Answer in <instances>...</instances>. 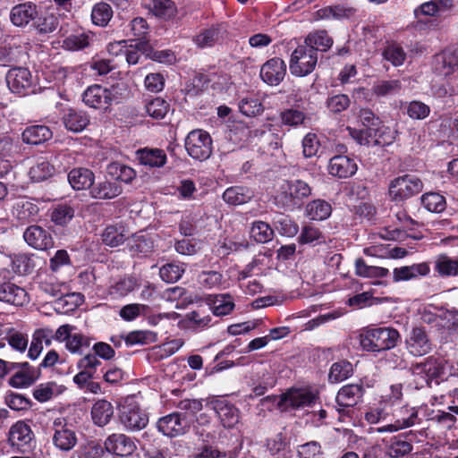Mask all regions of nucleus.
Wrapping results in <instances>:
<instances>
[{
	"label": "nucleus",
	"instance_id": "nucleus-1",
	"mask_svg": "<svg viewBox=\"0 0 458 458\" xmlns=\"http://www.w3.org/2000/svg\"><path fill=\"white\" fill-rule=\"evenodd\" d=\"M311 193L309 184L301 180L284 181L274 198L275 205L284 210H293Z\"/></svg>",
	"mask_w": 458,
	"mask_h": 458
},
{
	"label": "nucleus",
	"instance_id": "nucleus-2",
	"mask_svg": "<svg viewBox=\"0 0 458 458\" xmlns=\"http://www.w3.org/2000/svg\"><path fill=\"white\" fill-rule=\"evenodd\" d=\"M399 332L393 327L368 328L360 335V344L369 352H381L396 346Z\"/></svg>",
	"mask_w": 458,
	"mask_h": 458
},
{
	"label": "nucleus",
	"instance_id": "nucleus-3",
	"mask_svg": "<svg viewBox=\"0 0 458 458\" xmlns=\"http://www.w3.org/2000/svg\"><path fill=\"white\" fill-rule=\"evenodd\" d=\"M318 64V55L312 47L298 46L291 55L289 68L292 74L303 77L311 73Z\"/></svg>",
	"mask_w": 458,
	"mask_h": 458
},
{
	"label": "nucleus",
	"instance_id": "nucleus-4",
	"mask_svg": "<svg viewBox=\"0 0 458 458\" xmlns=\"http://www.w3.org/2000/svg\"><path fill=\"white\" fill-rule=\"evenodd\" d=\"M422 189L423 183L420 178L404 174L391 181L389 195L395 201H403L419 194Z\"/></svg>",
	"mask_w": 458,
	"mask_h": 458
},
{
	"label": "nucleus",
	"instance_id": "nucleus-5",
	"mask_svg": "<svg viewBox=\"0 0 458 458\" xmlns=\"http://www.w3.org/2000/svg\"><path fill=\"white\" fill-rule=\"evenodd\" d=\"M185 148L192 158L206 160L212 153L211 137L203 130H193L185 140Z\"/></svg>",
	"mask_w": 458,
	"mask_h": 458
},
{
	"label": "nucleus",
	"instance_id": "nucleus-6",
	"mask_svg": "<svg viewBox=\"0 0 458 458\" xmlns=\"http://www.w3.org/2000/svg\"><path fill=\"white\" fill-rule=\"evenodd\" d=\"M191 420L186 412H173L160 418L157 422L158 431L165 436L175 437L190 430Z\"/></svg>",
	"mask_w": 458,
	"mask_h": 458
},
{
	"label": "nucleus",
	"instance_id": "nucleus-7",
	"mask_svg": "<svg viewBox=\"0 0 458 458\" xmlns=\"http://www.w3.org/2000/svg\"><path fill=\"white\" fill-rule=\"evenodd\" d=\"M315 398V395L310 391L292 388L280 395L277 406L281 411H287L289 408H303L313 403Z\"/></svg>",
	"mask_w": 458,
	"mask_h": 458
},
{
	"label": "nucleus",
	"instance_id": "nucleus-8",
	"mask_svg": "<svg viewBox=\"0 0 458 458\" xmlns=\"http://www.w3.org/2000/svg\"><path fill=\"white\" fill-rule=\"evenodd\" d=\"M5 80L9 89L15 94L25 95L34 83L31 72L24 67H13L6 73Z\"/></svg>",
	"mask_w": 458,
	"mask_h": 458
},
{
	"label": "nucleus",
	"instance_id": "nucleus-9",
	"mask_svg": "<svg viewBox=\"0 0 458 458\" xmlns=\"http://www.w3.org/2000/svg\"><path fill=\"white\" fill-rule=\"evenodd\" d=\"M114 97L109 89L94 84L83 92L82 100L90 108L106 110L111 105Z\"/></svg>",
	"mask_w": 458,
	"mask_h": 458
},
{
	"label": "nucleus",
	"instance_id": "nucleus-10",
	"mask_svg": "<svg viewBox=\"0 0 458 458\" xmlns=\"http://www.w3.org/2000/svg\"><path fill=\"white\" fill-rule=\"evenodd\" d=\"M411 370L414 376L420 377L427 385L444 374L442 360L435 357H428L423 362L412 364Z\"/></svg>",
	"mask_w": 458,
	"mask_h": 458
},
{
	"label": "nucleus",
	"instance_id": "nucleus-11",
	"mask_svg": "<svg viewBox=\"0 0 458 458\" xmlns=\"http://www.w3.org/2000/svg\"><path fill=\"white\" fill-rule=\"evenodd\" d=\"M53 429V443L55 447L67 452L75 446L77 443L76 434L63 420H55Z\"/></svg>",
	"mask_w": 458,
	"mask_h": 458
},
{
	"label": "nucleus",
	"instance_id": "nucleus-12",
	"mask_svg": "<svg viewBox=\"0 0 458 458\" xmlns=\"http://www.w3.org/2000/svg\"><path fill=\"white\" fill-rule=\"evenodd\" d=\"M23 239L35 250H47L54 247V239L51 233L37 225H30L24 231Z\"/></svg>",
	"mask_w": 458,
	"mask_h": 458
},
{
	"label": "nucleus",
	"instance_id": "nucleus-13",
	"mask_svg": "<svg viewBox=\"0 0 458 458\" xmlns=\"http://www.w3.org/2000/svg\"><path fill=\"white\" fill-rule=\"evenodd\" d=\"M119 418L121 423L130 430H140L148 422L146 413L140 407L132 404L123 405L120 410Z\"/></svg>",
	"mask_w": 458,
	"mask_h": 458
},
{
	"label": "nucleus",
	"instance_id": "nucleus-14",
	"mask_svg": "<svg viewBox=\"0 0 458 458\" xmlns=\"http://www.w3.org/2000/svg\"><path fill=\"white\" fill-rule=\"evenodd\" d=\"M395 418L394 423L377 428V431L379 433L394 432L414 426L419 420L418 411L414 407L404 406L396 411Z\"/></svg>",
	"mask_w": 458,
	"mask_h": 458
},
{
	"label": "nucleus",
	"instance_id": "nucleus-15",
	"mask_svg": "<svg viewBox=\"0 0 458 458\" xmlns=\"http://www.w3.org/2000/svg\"><path fill=\"white\" fill-rule=\"evenodd\" d=\"M0 301L14 306H23L30 301L27 291L10 281L0 284Z\"/></svg>",
	"mask_w": 458,
	"mask_h": 458
},
{
	"label": "nucleus",
	"instance_id": "nucleus-16",
	"mask_svg": "<svg viewBox=\"0 0 458 458\" xmlns=\"http://www.w3.org/2000/svg\"><path fill=\"white\" fill-rule=\"evenodd\" d=\"M285 73V63L280 58L267 61L260 69L261 79L271 86L278 85L284 80Z\"/></svg>",
	"mask_w": 458,
	"mask_h": 458
},
{
	"label": "nucleus",
	"instance_id": "nucleus-17",
	"mask_svg": "<svg viewBox=\"0 0 458 458\" xmlns=\"http://www.w3.org/2000/svg\"><path fill=\"white\" fill-rule=\"evenodd\" d=\"M363 387L360 385H347L343 386L337 393L336 404L339 413H344L345 408L353 407L361 399Z\"/></svg>",
	"mask_w": 458,
	"mask_h": 458
},
{
	"label": "nucleus",
	"instance_id": "nucleus-18",
	"mask_svg": "<svg viewBox=\"0 0 458 458\" xmlns=\"http://www.w3.org/2000/svg\"><path fill=\"white\" fill-rule=\"evenodd\" d=\"M108 453L120 456L131 455L136 449L133 440L124 434H112L105 441Z\"/></svg>",
	"mask_w": 458,
	"mask_h": 458
},
{
	"label": "nucleus",
	"instance_id": "nucleus-19",
	"mask_svg": "<svg viewBox=\"0 0 458 458\" xmlns=\"http://www.w3.org/2000/svg\"><path fill=\"white\" fill-rule=\"evenodd\" d=\"M34 438V434L29 424L24 421H17L9 430L8 441L12 446L21 449L30 446Z\"/></svg>",
	"mask_w": 458,
	"mask_h": 458
},
{
	"label": "nucleus",
	"instance_id": "nucleus-20",
	"mask_svg": "<svg viewBox=\"0 0 458 458\" xmlns=\"http://www.w3.org/2000/svg\"><path fill=\"white\" fill-rule=\"evenodd\" d=\"M39 11L35 4L27 2L13 6L11 10L10 19L15 26H25L30 21H35Z\"/></svg>",
	"mask_w": 458,
	"mask_h": 458
},
{
	"label": "nucleus",
	"instance_id": "nucleus-21",
	"mask_svg": "<svg viewBox=\"0 0 458 458\" xmlns=\"http://www.w3.org/2000/svg\"><path fill=\"white\" fill-rule=\"evenodd\" d=\"M329 174L338 178H348L357 171V165L353 159L347 156H335L329 161Z\"/></svg>",
	"mask_w": 458,
	"mask_h": 458
},
{
	"label": "nucleus",
	"instance_id": "nucleus-22",
	"mask_svg": "<svg viewBox=\"0 0 458 458\" xmlns=\"http://www.w3.org/2000/svg\"><path fill=\"white\" fill-rule=\"evenodd\" d=\"M407 348L414 356H422L430 352L431 344L423 328L415 327L411 330L410 338L407 340Z\"/></svg>",
	"mask_w": 458,
	"mask_h": 458
},
{
	"label": "nucleus",
	"instance_id": "nucleus-23",
	"mask_svg": "<svg viewBox=\"0 0 458 458\" xmlns=\"http://www.w3.org/2000/svg\"><path fill=\"white\" fill-rule=\"evenodd\" d=\"M210 404L225 428H233L238 423L239 411L234 406L222 400L212 401Z\"/></svg>",
	"mask_w": 458,
	"mask_h": 458
},
{
	"label": "nucleus",
	"instance_id": "nucleus-24",
	"mask_svg": "<svg viewBox=\"0 0 458 458\" xmlns=\"http://www.w3.org/2000/svg\"><path fill=\"white\" fill-rule=\"evenodd\" d=\"M225 32L222 24L213 25L200 30L194 38L193 42L199 48L211 47L223 38Z\"/></svg>",
	"mask_w": 458,
	"mask_h": 458
},
{
	"label": "nucleus",
	"instance_id": "nucleus-25",
	"mask_svg": "<svg viewBox=\"0 0 458 458\" xmlns=\"http://www.w3.org/2000/svg\"><path fill=\"white\" fill-rule=\"evenodd\" d=\"M11 366L13 369L20 368V370L9 378V384L13 387L30 386L38 377L37 371L30 368L27 362L11 363Z\"/></svg>",
	"mask_w": 458,
	"mask_h": 458
},
{
	"label": "nucleus",
	"instance_id": "nucleus-26",
	"mask_svg": "<svg viewBox=\"0 0 458 458\" xmlns=\"http://www.w3.org/2000/svg\"><path fill=\"white\" fill-rule=\"evenodd\" d=\"M458 66V57L454 51L445 50L434 59V70L441 76L452 74Z\"/></svg>",
	"mask_w": 458,
	"mask_h": 458
},
{
	"label": "nucleus",
	"instance_id": "nucleus-27",
	"mask_svg": "<svg viewBox=\"0 0 458 458\" xmlns=\"http://www.w3.org/2000/svg\"><path fill=\"white\" fill-rule=\"evenodd\" d=\"M208 310L204 307H199L197 310L187 313L180 321V325L188 329H202L208 326L211 317L208 314Z\"/></svg>",
	"mask_w": 458,
	"mask_h": 458
},
{
	"label": "nucleus",
	"instance_id": "nucleus-28",
	"mask_svg": "<svg viewBox=\"0 0 458 458\" xmlns=\"http://www.w3.org/2000/svg\"><path fill=\"white\" fill-rule=\"evenodd\" d=\"M126 246L131 256H147L154 249V242L143 233H136L127 239Z\"/></svg>",
	"mask_w": 458,
	"mask_h": 458
},
{
	"label": "nucleus",
	"instance_id": "nucleus-29",
	"mask_svg": "<svg viewBox=\"0 0 458 458\" xmlns=\"http://www.w3.org/2000/svg\"><path fill=\"white\" fill-rule=\"evenodd\" d=\"M429 273V267L427 263L413 264L396 267L393 272L394 282L408 281L416 278L419 276H426Z\"/></svg>",
	"mask_w": 458,
	"mask_h": 458
},
{
	"label": "nucleus",
	"instance_id": "nucleus-30",
	"mask_svg": "<svg viewBox=\"0 0 458 458\" xmlns=\"http://www.w3.org/2000/svg\"><path fill=\"white\" fill-rule=\"evenodd\" d=\"M254 197V192L248 187H229L223 193V199L230 205L238 206L249 202Z\"/></svg>",
	"mask_w": 458,
	"mask_h": 458
},
{
	"label": "nucleus",
	"instance_id": "nucleus-31",
	"mask_svg": "<svg viewBox=\"0 0 458 458\" xmlns=\"http://www.w3.org/2000/svg\"><path fill=\"white\" fill-rule=\"evenodd\" d=\"M53 136L50 129L45 125H32L27 127L21 134L23 142L31 145H39L50 140Z\"/></svg>",
	"mask_w": 458,
	"mask_h": 458
},
{
	"label": "nucleus",
	"instance_id": "nucleus-32",
	"mask_svg": "<svg viewBox=\"0 0 458 458\" xmlns=\"http://www.w3.org/2000/svg\"><path fill=\"white\" fill-rule=\"evenodd\" d=\"M90 196L98 199H110L122 193V188L115 182L102 181L92 184Z\"/></svg>",
	"mask_w": 458,
	"mask_h": 458
},
{
	"label": "nucleus",
	"instance_id": "nucleus-33",
	"mask_svg": "<svg viewBox=\"0 0 458 458\" xmlns=\"http://www.w3.org/2000/svg\"><path fill=\"white\" fill-rule=\"evenodd\" d=\"M63 123L69 131L79 132L86 128L89 119L84 112L70 108L64 113Z\"/></svg>",
	"mask_w": 458,
	"mask_h": 458
},
{
	"label": "nucleus",
	"instance_id": "nucleus-34",
	"mask_svg": "<svg viewBox=\"0 0 458 458\" xmlns=\"http://www.w3.org/2000/svg\"><path fill=\"white\" fill-rule=\"evenodd\" d=\"M68 181L74 190H84L92 186L94 174L88 168H74L69 173Z\"/></svg>",
	"mask_w": 458,
	"mask_h": 458
},
{
	"label": "nucleus",
	"instance_id": "nucleus-35",
	"mask_svg": "<svg viewBox=\"0 0 458 458\" xmlns=\"http://www.w3.org/2000/svg\"><path fill=\"white\" fill-rule=\"evenodd\" d=\"M39 208L31 200L21 199L13 206V216L22 223L33 220L38 214Z\"/></svg>",
	"mask_w": 458,
	"mask_h": 458
},
{
	"label": "nucleus",
	"instance_id": "nucleus-36",
	"mask_svg": "<svg viewBox=\"0 0 458 458\" xmlns=\"http://www.w3.org/2000/svg\"><path fill=\"white\" fill-rule=\"evenodd\" d=\"M137 157L141 165L149 167H161L166 162V155L159 148H144L137 151Z\"/></svg>",
	"mask_w": 458,
	"mask_h": 458
},
{
	"label": "nucleus",
	"instance_id": "nucleus-37",
	"mask_svg": "<svg viewBox=\"0 0 458 458\" xmlns=\"http://www.w3.org/2000/svg\"><path fill=\"white\" fill-rule=\"evenodd\" d=\"M135 48L139 49L142 54L150 59L165 64H172L175 60V56L171 50H154L148 42H136Z\"/></svg>",
	"mask_w": 458,
	"mask_h": 458
},
{
	"label": "nucleus",
	"instance_id": "nucleus-38",
	"mask_svg": "<svg viewBox=\"0 0 458 458\" xmlns=\"http://www.w3.org/2000/svg\"><path fill=\"white\" fill-rule=\"evenodd\" d=\"M113 406L106 400H98L91 409L93 422L99 427L106 425L113 417Z\"/></svg>",
	"mask_w": 458,
	"mask_h": 458
},
{
	"label": "nucleus",
	"instance_id": "nucleus-39",
	"mask_svg": "<svg viewBox=\"0 0 458 458\" xmlns=\"http://www.w3.org/2000/svg\"><path fill=\"white\" fill-rule=\"evenodd\" d=\"M208 308L215 316H225L234 308V303L229 295H215L208 298Z\"/></svg>",
	"mask_w": 458,
	"mask_h": 458
},
{
	"label": "nucleus",
	"instance_id": "nucleus-40",
	"mask_svg": "<svg viewBox=\"0 0 458 458\" xmlns=\"http://www.w3.org/2000/svg\"><path fill=\"white\" fill-rule=\"evenodd\" d=\"M434 268L442 277L458 276V259L441 254L437 257Z\"/></svg>",
	"mask_w": 458,
	"mask_h": 458
},
{
	"label": "nucleus",
	"instance_id": "nucleus-41",
	"mask_svg": "<svg viewBox=\"0 0 458 458\" xmlns=\"http://www.w3.org/2000/svg\"><path fill=\"white\" fill-rule=\"evenodd\" d=\"M386 448L391 458H401L411 452L412 445L403 436L399 435L392 437Z\"/></svg>",
	"mask_w": 458,
	"mask_h": 458
},
{
	"label": "nucleus",
	"instance_id": "nucleus-42",
	"mask_svg": "<svg viewBox=\"0 0 458 458\" xmlns=\"http://www.w3.org/2000/svg\"><path fill=\"white\" fill-rule=\"evenodd\" d=\"M332 44L333 39L325 30H318L310 33L304 40V45L312 47L316 51V55H318V51L326 52L331 47Z\"/></svg>",
	"mask_w": 458,
	"mask_h": 458
},
{
	"label": "nucleus",
	"instance_id": "nucleus-43",
	"mask_svg": "<svg viewBox=\"0 0 458 458\" xmlns=\"http://www.w3.org/2000/svg\"><path fill=\"white\" fill-rule=\"evenodd\" d=\"M359 118L362 125L366 128L363 133L370 136L377 137V133L380 131L381 121L379 117L376 116L375 114L369 108H362L360 110Z\"/></svg>",
	"mask_w": 458,
	"mask_h": 458
},
{
	"label": "nucleus",
	"instance_id": "nucleus-44",
	"mask_svg": "<svg viewBox=\"0 0 458 458\" xmlns=\"http://www.w3.org/2000/svg\"><path fill=\"white\" fill-rule=\"evenodd\" d=\"M146 5L156 16L169 19L175 13V5L171 0H145Z\"/></svg>",
	"mask_w": 458,
	"mask_h": 458
},
{
	"label": "nucleus",
	"instance_id": "nucleus-45",
	"mask_svg": "<svg viewBox=\"0 0 458 458\" xmlns=\"http://www.w3.org/2000/svg\"><path fill=\"white\" fill-rule=\"evenodd\" d=\"M420 199L422 206L429 212L441 213L446 208L445 197L437 192H427Z\"/></svg>",
	"mask_w": 458,
	"mask_h": 458
},
{
	"label": "nucleus",
	"instance_id": "nucleus-46",
	"mask_svg": "<svg viewBox=\"0 0 458 458\" xmlns=\"http://www.w3.org/2000/svg\"><path fill=\"white\" fill-rule=\"evenodd\" d=\"M307 215L312 220L327 219L332 211L331 206L325 200H313L307 206Z\"/></svg>",
	"mask_w": 458,
	"mask_h": 458
},
{
	"label": "nucleus",
	"instance_id": "nucleus-47",
	"mask_svg": "<svg viewBox=\"0 0 458 458\" xmlns=\"http://www.w3.org/2000/svg\"><path fill=\"white\" fill-rule=\"evenodd\" d=\"M55 172V165L42 159L30 168V175L34 182H41L51 177Z\"/></svg>",
	"mask_w": 458,
	"mask_h": 458
},
{
	"label": "nucleus",
	"instance_id": "nucleus-48",
	"mask_svg": "<svg viewBox=\"0 0 458 458\" xmlns=\"http://www.w3.org/2000/svg\"><path fill=\"white\" fill-rule=\"evenodd\" d=\"M26 53L20 47H1L0 48V65L11 66L21 63L26 57Z\"/></svg>",
	"mask_w": 458,
	"mask_h": 458
},
{
	"label": "nucleus",
	"instance_id": "nucleus-49",
	"mask_svg": "<svg viewBox=\"0 0 458 458\" xmlns=\"http://www.w3.org/2000/svg\"><path fill=\"white\" fill-rule=\"evenodd\" d=\"M355 13V10L352 8H344L343 6H328L322 9H319L316 12V17L318 19H343V18H350Z\"/></svg>",
	"mask_w": 458,
	"mask_h": 458
},
{
	"label": "nucleus",
	"instance_id": "nucleus-50",
	"mask_svg": "<svg viewBox=\"0 0 458 458\" xmlns=\"http://www.w3.org/2000/svg\"><path fill=\"white\" fill-rule=\"evenodd\" d=\"M113 11L111 6L106 3H98L94 5L91 12V19L94 24L98 26H106L111 20Z\"/></svg>",
	"mask_w": 458,
	"mask_h": 458
},
{
	"label": "nucleus",
	"instance_id": "nucleus-51",
	"mask_svg": "<svg viewBox=\"0 0 458 458\" xmlns=\"http://www.w3.org/2000/svg\"><path fill=\"white\" fill-rule=\"evenodd\" d=\"M238 453V446L230 450H220L216 447L205 445L196 454V458H235Z\"/></svg>",
	"mask_w": 458,
	"mask_h": 458
},
{
	"label": "nucleus",
	"instance_id": "nucleus-52",
	"mask_svg": "<svg viewBox=\"0 0 458 458\" xmlns=\"http://www.w3.org/2000/svg\"><path fill=\"white\" fill-rule=\"evenodd\" d=\"M138 281L135 277H121L111 285L110 293L117 296H125L138 287Z\"/></svg>",
	"mask_w": 458,
	"mask_h": 458
},
{
	"label": "nucleus",
	"instance_id": "nucleus-53",
	"mask_svg": "<svg viewBox=\"0 0 458 458\" xmlns=\"http://www.w3.org/2000/svg\"><path fill=\"white\" fill-rule=\"evenodd\" d=\"M352 371V366L349 361L341 360L331 366L328 375L329 381L338 383L346 379Z\"/></svg>",
	"mask_w": 458,
	"mask_h": 458
},
{
	"label": "nucleus",
	"instance_id": "nucleus-54",
	"mask_svg": "<svg viewBox=\"0 0 458 458\" xmlns=\"http://www.w3.org/2000/svg\"><path fill=\"white\" fill-rule=\"evenodd\" d=\"M185 271V265L168 263L160 267L159 275L162 280L166 283L178 281Z\"/></svg>",
	"mask_w": 458,
	"mask_h": 458
},
{
	"label": "nucleus",
	"instance_id": "nucleus-55",
	"mask_svg": "<svg viewBox=\"0 0 458 458\" xmlns=\"http://www.w3.org/2000/svg\"><path fill=\"white\" fill-rule=\"evenodd\" d=\"M73 216L74 209L65 204L57 205L51 212V220L57 225H67Z\"/></svg>",
	"mask_w": 458,
	"mask_h": 458
},
{
	"label": "nucleus",
	"instance_id": "nucleus-56",
	"mask_svg": "<svg viewBox=\"0 0 458 458\" xmlns=\"http://www.w3.org/2000/svg\"><path fill=\"white\" fill-rule=\"evenodd\" d=\"M169 108V104L161 98L148 101L145 109L148 114L156 119L164 118Z\"/></svg>",
	"mask_w": 458,
	"mask_h": 458
},
{
	"label": "nucleus",
	"instance_id": "nucleus-57",
	"mask_svg": "<svg viewBox=\"0 0 458 458\" xmlns=\"http://www.w3.org/2000/svg\"><path fill=\"white\" fill-rule=\"evenodd\" d=\"M299 242L302 244H318L321 242H325V238L318 228L311 225H307L302 228L301 232V234L299 236Z\"/></svg>",
	"mask_w": 458,
	"mask_h": 458
},
{
	"label": "nucleus",
	"instance_id": "nucleus-58",
	"mask_svg": "<svg viewBox=\"0 0 458 458\" xmlns=\"http://www.w3.org/2000/svg\"><path fill=\"white\" fill-rule=\"evenodd\" d=\"M89 46V37L85 33L70 35L63 41L62 47L69 51L81 50Z\"/></svg>",
	"mask_w": 458,
	"mask_h": 458
},
{
	"label": "nucleus",
	"instance_id": "nucleus-59",
	"mask_svg": "<svg viewBox=\"0 0 458 458\" xmlns=\"http://www.w3.org/2000/svg\"><path fill=\"white\" fill-rule=\"evenodd\" d=\"M109 173L116 176V179L130 183L136 177L135 171L125 165L114 163L109 165Z\"/></svg>",
	"mask_w": 458,
	"mask_h": 458
},
{
	"label": "nucleus",
	"instance_id": "nucleus-60",
	"mask_svg": "<svg viewBox=\"0 0 458 458\" xmlns=\"http://www.w3.org/2000/svg\"><path fill=\"white\" fill-rule=\"evenodd\" d=\"M251 236L259 242H267L273 237V229L267 223L255 222L250 231Z\"/></svg>",
	"mask_w": 458,
	"mask_h": 458
},
{
	"label": "nucleus",
	"instance_id": "nucleus-61",
	"mask_svg": "<svg viewBox=\"0 0 458 458\" xmlns=\"http://www.w3.org/2000/svg\"><path fill=\"white\" fill-rule=\"evenodd\" d=\"M89 345L90 339L81 334H72L65 343L66 349L72 353H82Z\"/></svg>",
	"mask_w": 458,
	"mask_h": 458
},
{
	"label": "nucleus",
	"instance_id": "nucleus-62",
	"mask_svg": "<svg viewBox=\"0 0 458 458\" xmlns=\"http://www.w3.org/2000/svg\"><path fill=\"white\" fill-rule=\"evenodd\" d=\"M5 404L14 411H27L31 406V402L29 398L21 394L10 393L4 397Z\"/></svg>",
	"mask_w": 458,
	"mask_h": 458
},
{
	"label": "nucleus",
	"instance_id": "nucleus-63",
	"mask_svg": "<svg viewBox=\"0 0 458 458\" xmlns=\"http://www.w3.org/2000/svg\"><path fill=\"white\" fill-rule=\"evenodd\" d=\"M383 56L393 65H402L406 58V53L403 48L398 45H390L383 51Z\"/></svg>",
	"mask_w": 458,
	"mask_h": 458
},
{
	"label": "nucleus",
	"instance_id": "nucleus-64",
	"mask_svg": "<svg viewBox=\"0 0 458 458\" xmlns=\"http://www.w3.org/2000/svg\"><path fill=\"white\" fill-rule=\"evenodd\" d=\"M239 109L246 116H255L263 110L262 104L256 98H244L239 102Z\"/></svg>",
	"mask_w": 458,
	"mask_h": 458
}]
</instances>
